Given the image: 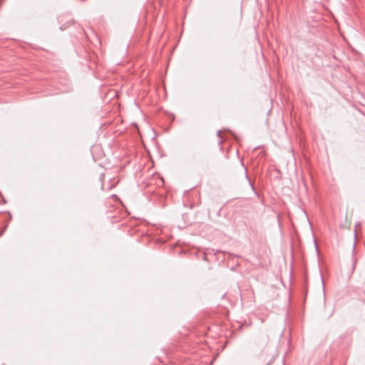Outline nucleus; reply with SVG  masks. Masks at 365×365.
Listing matches in <instances>:
<instances>
[{"instance_id":"obj_1","label":"nucleus","mask_w":365,"mask_h":365,"mask_svg":"<svg viewBox=\"0 0 365 365\" xmlns=\"http://www.w3.org/2000/svg\"><path fill=\"white\" fill-rule=\"evenodd\" d=\"M4 232V230H3L2 231L0 232V236H1L3 235Z\"/></svg>"},{"instance_id":"obj_2","label":"nucleus","mask_w":365,"mask_h":365,"mask_svg":"<svg viewBox=\"0 0 365 365\" xmlns=\"http://www.w3.org/2000/svg\"><path fill=\"white\" fill-rule=\"evenodd\" d=\"M221 134V132L220 131H218V135L220 136Z\"/></svg>"}]
</instances>
